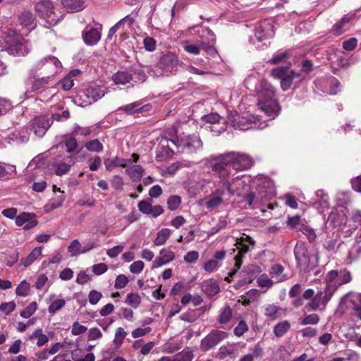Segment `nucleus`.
<instances>
[{
  "instance_id": "1",
  "label": "nucleus",
  "mask_w": 361,
  "mask_h": 361,
  "mask_svg": "<svg viewBox=\"0 0 361 361\" xmlns=\"http://www.w3.org/2000/svg\"><path fill=\"white\" fill-rule=\"evenodd\" d=\"M252 164L250 156L235 152L212 156L206 160L207 167L217 174L219 180H221V176L227 180L233 191V193L229 195L243 197V201L251 208L263 204L275 195L273 184L268 178H257V187L255 191H251L247 183L250 181L249 177L245 175L233 177L235 174L233 171L236 172L247 170Z\"/></svg>"
},
{
  "instance_id": "2",
  "label": "nucleus",
  "mask_w": 361,
  "mask_h": 361,
  "mask_svg": "<svg viewBox=\"0 0 361 361\" xmlns=\"http://www.w3.org/2000/svg\"><path fill=\"white\" fill-rule=\"evenodd\" d=\"M247 89L254 85V90L258 94L259 108L269 120L274 119L279 114L281 108L275 99V89L266 80H257L255 75L248 76L244 82Z\"/></svg>"
},
{
  "instance_id": "3",
  "label": "nucleus",
  "mask_w": 361,
  "mask_h": 361,
  "mask_svg": "<svg viewBox=\"0 0 361 361\" xmlns=\"http://www.w3.org/2000/svg\"><path fill=\"white\" fill-rule=\"evenodd\" d=\"M31 50V44L14 30H8L4 38L0 39V51L18 56H25Z\"/></svg>"
},
{
  "instance_id": "4",
  "label": "nucleus",
  "mask_w": 361,
  "mask_h": 361,
  "mask_svg": "<svg viewBox=\"0 0 361 361\" xmlns=\"http://www.w3.org/2000/svg\"><path fill=\"white\" fill-rule=\"evenodd\" d=\"M178 56L173 52H162L159 62L150 71L156 77L169 76L175 75L180 66Z\"/></svg>"
},
{
  "instance_id": "5",
  "label": "nucleus",
  "mask_w": 361,
  "mask_h": 361,
  "mask_svg": "<svg viewBox=\"0 0 361 361\" xmlns=\"http://www.w3.org/2000/svg\"><path fill=\"white\" fill-rule=\"evenodd\" d=\"M61 68L62 64L57 57L47 55L37 60L30 71L33 76L44 75L54 79Z\"/></svg>"
},
{
  "instance_id": "6",
  "label": "nucleus",
  "mask_w": 361,
  "mask_h": 361,
  "mask_svg": "<svg viewBox=\"0 0 361 361\" xmlns=\"http://www.w3.org/2000/svg\"><path fill=\"white\" fill-rule=\"evenodd\" d=\"M207 159L204 160V165H206ZM205 167L208 169L207 166ZM209 170L208 171H204L200 173L196 180L188 179L185 182L186 188L190 195H196L201 192H207L209 189H214L213 182L217 180V174L213 172L215 176L212 177L210 174V171H212L211 169H209Z\"/></svg>"
},
{
  "instance_id": "7",
  "label": "nucleus",
  "mask_w": 361,
  "mask_h": 361,
  "mask_svg": "<svg viewBox=\"0 0 361 361\" xmlns=\"http://www.w3.org/2000/svg\"><path fill=\"white\" fill-rule=\"evenodd\" d=\"M294 255L297 265L301 271L310 272L317 266L318 257L316 255H311L305 244L298 241L294 248Z\"/></svg>"
},
{
  "instance_id": "8",
  "label": "nucleus",
  "mask_w": 361,
  "mask_h": 361,
  "mask_svg": "<svg viewBox=\"0 0 361 361\" xmlns=\"http://www.w3.org/2000/svg\"><path fill=\"white\" fill-rule=\"evenodd\" d=\"M192 30H195V33L199 35L200 39L197 40L196 43H193L191 40H184L181 42L180 44L185 52L198 55L200 54V50L202 47H204L207 43L205 39L206 35H210L212 41H215V35L207 27L196 26L192 27L190 32Z\"/></svg>"
},
{
  "instance_id": "9",
  "label": "nucleus",
  "mask_w": 361,
  "mask_h": 361,
  "mask_svg": "<svg viewBox=\"0 0 361 361\" xmlns=\"http://www.w3.org/2000/svg\"><path fill=\"white\" fill-rule=\"evenodd\" d=\"M212 193L206 198V207L207 209H213L219 207L223 202V196L227 191L228 193H233L228 182L224 177L221 176V180L218 179L213 182Z\"/></svg>"
},
{
  "instance_id": "10",
  "label": "nucleus",
  "mask_w": 361,
  "mask_h": 361,
  "mask_svg": "<svg viewBox=\"0 0 361 361\" xmlns=\"http://www.w3.org/2000/svg\"><path fill=\"white\" fill-rule=\"evenodd\" d=\"M274 35L273 25L268 20L259 23L255 28L254 35L250 42L257 49H264L268 46L267 41Z\"/></svg>"
},
{
  "instance_id": "11",
  "label": "nucleus",
  "mask_w": 361,
  "mask_h": 361,
  "mask_svg": "<svg viewBox=\"0 0 361 361\" xmlns=\"http://www.w3.org/2000/svg\"><path fill=\"white\" fill-rule=\"evenodd\" d=\"M255 241L249 235H244L236 241L237 248L239 250V253L234 257L235 259V269L232 270L228 276L225 278V281H230V278L233 277L240 268L242 264V255L247 253L254 247Z\"/></svg>"
},
{
  "instance_id": "12",
  "label": "nucleus",
  "mask_w": 361,
  "mask_h": 361,
  "mask_svg": "<svg viewBox=\"0 0 361 361\" xmlns=\"http://www.w3.org/2000/svg\"><path fill=\"white\" fill-rule=\"evenodd\" d=\"M173 145H175L180 152L186 154L197 153L199 150L202 149L203 147L202 141L200 136L196 134L184 135L180 137V140L173 141Z\"/></svg>"
},
{
  "instance_id": "13",
  "label": "nucleus",
  "mask_w": 361,
  "mask_h": 361,
  "mask_svg": "<svg viewBox=\"0 0 361 361\" xmlns=\"http://www.w3.org/2000/svg\"><path fill=\"white\" fill-rule=\"evenodd\" d=\"M53 81L52 78L44 75H37L29 73V80L27 83L26 90L24 93L25 99H28L33 97L35 92L42 91L45 87L49 85Z\"/></svg>"
},
{
  "instance_id": "14",
  "label": "nucleus",
  "mask_w": 361,
  "mask_h": 361,
  "mask_svg": "<svg viewBox=\"0 0 361 361\" xmlns=\"http://www.w3.org/2000/svg\"><path fill=\"white\" fill-rule=\"evenodd\" d=\"M35 10L41 18L47 21L49 25H54L59 21L54 11V6L49 0L37 2L35 6Z\"/></svg>"
},
{
  "instance_id": "15",
  "label": "nucleus",
  "mask_w": 361,
  "mask_h": 361,
  "mask_svg": "<svg viewBox=\"0 0 361 361\" xmlns=\"http://www.w3.org/2000/svg\"><path fill=\"white\" fill-rule=\"evenodd\" d=\"M106 93V91L104 87L97 85H91L79 94V97L84 100L80 105L91 104L103 97Z\"/></svg>"
},
{
  "instance_id": "16",
  "label": "nucleus",
  "mask_w": 361,
  "mask_h": 361,
  "mask_svg": "<svg viewBox=\"0 0 361 361\" xmlns=\"http://www.w3.org/2000/svg\"><path fill=\"white\" fill-rule=\"evenodd\" d=\"M228 336V333L221 330H212L200 341V348L202 351H208L217 345Z\"/></svg>"
},
{
  "instance_id": "17",
  "label": "nucleus",
  "mask_w": 361,
  "mask_h": 361,
  "mask_svg": "<svg viewBox=\"0 0 361 361\" xmlns=\"http://www.w3.org/2000/svg\"><path fill=\"white\" fill-rule=\"evenodd\" d=\"M314 85L319 90L334 95L337 94L341 84L338 79L334 77L324 76L317 78Z\"/></svg>"
},
{
  "instance_id": "18",
  "label": "nucleus",
  "mask_w": 361,
  "mask_h": 361,
  "mask_svg": "<svg viewBox=\"0 0 361 361\" xmlns=\"http://www.w3.org/2000/svg\"><path fill=\"white\" fill-rule=\"evenodd\" d=\"M51 124L52 122L49 117L42 116L34 118L30 122V127L36 137H42Z\"/></svg>"
},
{
  "instance_id": "19",
  "label": "nucleus",
  "mask_w": 361,
  "mask_h": 361,
  "mask_svg": "<svg viewBox=\"0 0 361 361\" xmlns=\"http://www.w3.org/2000/svg\"><path fill=\"white\" fill-rule=\"evenodd\" d=\"M74 164V158L71 155L58 157L53 163L56 175L61 176L66 174Z\"/></svg>"
},
{
  "instance_id": "20",
  "label": "nucleus",
  "mask_w": 361,
  "mask_h": 361,
  "mask_svg": "<svg viewBox=\"0 0 361 361\" xmlns=\"http://www.w3.org/2000/svg\"><path fill=\"white\" fill-rule=\"evenodd\" d=\"M250 119L240 116L236 111H229L226 120L224 121L226 124L241 130L250 129Z\"/></svg>"
},
{
  "instance_id": "21",
  "label": "nucleus",
  "mask_w": 361,
  "mask_h": 361,
  "mask_svg": "<svg viewBox=\"0 0 361 361\" xmlns=\"http://www.w3.org/2000/svg\"><path fill=\"white\" fill-rule=\"evenodd\" d=\"M332 295V293L326 290L324 293L322 291H319L305 305V309L308 311H315L320 306L325 307Z\"/></svg>"
},
{
  "instance_id": "22",
  "label": "nucleus",
  "mask_w": 361,
  "mask_h": 361,
  "mask_svg": "<svg viewBox=\"0 0 361 361\" xmlns=\"http://www.w3.org/2000/svg\"><path fill=\"white\" fill-rule=\"evenodd\" d=\"M15 223L18 226H23V229L27 231L35 227L38 221L35 213L22 212L16 217Z\"/></svg>"
},
{
  "instance_id": "23",
  "label": "nucleus",
  "mask_w": 361,
  "mask_h": 361,
  "mask_svg": "<svg viewBox=\"0 0 361 361\" xmlns=\"http://www.w3.org/2000/svg\"><path fill=\"white\" fill-rule=\"evenodd\" d=\"M157 140L159 145L157 147V157L161 160H164L173 157L174 152L169 146V137L160 136Z\"/></svg>"
},
{
  "instance_id": "24",
  "label": "nucleus",
  "mask_w": 361,
  "mask_h": 361,
  "mask_svg": "<svg viewBox=\"0 0 361 361\" xmlns=\"http://www.w3.org/2000/svg\"><path fill=\"white\" fill-rule=\"evenodd\" d=\"M18 22L23 27L27 28L29 32L35 29L37 25L35 16L28 10L23 11L19 14Z\"/></svg>"
},
{
  "instance_id": "25",
  "label": "nucleus",
  "mask_w": 361,
  "mask_h": 361,
  "mask_svg": "<svg viewBox=\"0 0 361 361\" xmlns=\"http://www.w3.org/2000/svg\"><path fill=\"white\" fill-rule=\"evenodd\" d=\"M261 268L255 264H251L242 270L240 273L241 278V283L243 284L252 283L257 276L261 273Z\"/></svg>"
},
{
  "instance_id": "26",
  "label": "nucleus",
  "mask_w": 361,
  "mask_h": 361,
  "mask_svg": "<svg viewBox=\"0 0 361 361\" xmlns=\"http://www.w3.org/2000/svg\"><path fill=\"white\" fill-rule=\"evenodd\" d=\"M102 28L86 27L82 32V38L87 45H94L101 39Z\"/></svg>"
},
{
  "instance_id": "27",
  "label": "nucleus",
  "mask_w": 361,
  "mask_h": 361,
  "mask_svg": "<svg viewBox=\"0 0 361 361\" xmlns=\"http://www.w3.org/2000/svg\"><path fill=\"white\" fill-rule=\"evenodd\" d=\"M175 259V253L169 249L163 248L159 252V255L153 262L154 267H159L166 264Z\"/></svg>"
},
{
  "instance_id": "28",
  "label": "nucleus",
  "mask_w": 361,
  "mask_h": 361,
  "mask_svg": "<svg viewBox=\"0 0 361 361\" xmlns=\"http://www.w3.org/2000/svg\"><path fill=\"white\" fill-rule=\"evenodd\" d=\"M149 105H143L141 100L134 102L133 103L122 106L118 108V111L125 112L128 115H133L136 113L142 112L148 110Z\"/></svg>"
},
{
  "instance_id": "29",
  "label": "nucleus",
  "mask_w": 361,
  "mask_h": 361,
  "mask_svg": "<svg viewBox=\"0 0 361 361\" xmlns=\"http://www.w3.org/2000/svg\"><path fill=\"white\" fill-rule=\"evenodd\" d=\"M338 273L337 271L331 270L328 272L324 278V282L326 283L325 290L329 293L334 294V293L338 288Z\"/></svg>"
},
{
  "instance_id": "30",
  "label": "nucleus",
  "mask_w": 361,
  "mask_h": 361,
  "mask_svg": "<svg viewBox=\"0 0 361 361\" xmlns=\"http://www.w3.org/2000/svg\"><path fill=\"white\" fill-rule=\"evenodd\" d=\"M200 288L202 290L209 298L214 296L220 290L219 284L213 279H209L202 281L200 283Z\"/></svg>"
},
{
  "instance_id": "31",
  "label": "nucleus",
  "mask_w": 361,
  "mask_h": 361,
  "mask_svg": "<svg viewBox=\"0 0 361 361\" xmlns=\"http://www.w3.org/2000/svg\"><path fill=\"white\" fill-rule=\"evenodd\" d=\"M316 197L317 200L313 203L314 207L318 209L322 213L329 207V198L323 190H318L316 191Z\"/></svg>"
},
{
  "instance_id": "32",
  "label": "nucleus",
  "mask_w": 361,
  "mask_h": 361,
  "mask_svg": "<svg viewBox=\"0 0 361 361\" xmlns=\"http://www.w3.org/2000/svg\"><path fill=\"white\" fill-rule=\"evenodd\" d=\"M348 305L354 311L355 315L361 320V293H355L350 295L348 299Z\"/></svg>"
},
{
  "instance_id": "33",
  "label": "nucleus",
  "mask_w": 361,
  "mask_h": 361,
  "mask_svg": "<svg viewBox=\"0 0 361 361\" xmlns=\"http://www.w3.org/2000/svg\"><path fill=\"white\" fill-rule=\"evenodd\" d=\"M295 79H298V80L300 82L305 80V78L302 77L300 73L295 71H292L290 74H287L286 76L281 79V87L282 90L287 91L289 90Z\"/></svg>"
},
{
  "instance_id": "34",
  "label": "nucleus",
  "mask_w": 361,
  "mask_h": 361,
  "mask_svg": "<svg viewBox=\"0 0 361 361\" xmlns=\"http://www.w3.org/2000/svg\"><path fill=\"white\" fill-rule=\"evenodd\" d=\"M60 194L56 195L52 199H51L49 202L44 206V211L46 212H49L54 209L59 208L62 206L63 202L66 200V195L63 192L60 190V188L57 189Z\"/></svg>"
},
{
  "instance_id": "35",
  "label": "nucleus",
  "mask_w": 361,
  "mask_h": 361,
  "mask_svg": "<svg viewBox=\"0 0 361 361\" xmlns=\"http://www.w3.org/2000/svg\"><path fill=\"white\" fill-rule=\"evenodd\" d=\"M130 162V159L116 157L113 159H105L104 165L107 171H111L116 167L126 168Z\"/></svg>"
},
{
  "instance_id": "36",
  "label": "nucleus",
  "mask_w": 361,
  "mask_h": 361,
  "mask_svg": "<svg viewBox=\"0 0 361 361\" xmlns=\"http://www.w3.org/2000/svg\"><path fill=\"white\" fill-rule=\"evenodd\" d=\"M353 14H348L344 16L339 22L336 23L331 30V32L335 35H341L347 30V25L353 19Z\"/></svg>"
},
{
  "instance_id": "37",
  "label": "nucleus",
  "mask_w": 361,
  "mask_h": 361,
  "mask_svg": "<svg viewBox=\"0 0 361 361\" xmlns=\"http://www.w3.org/2000/svg\"><path fill=\"white\" fill-rule=\"evenodd\" d=\"M62 4L69 12H78L86 7L84 0H62Z\"/></svg>"
},
{
  "instance_id": "38",
  "label": "nucleus",
  "mask_w": 361,
  "mask_h": 361,
  "mask_svg": "<svg viewBox=\"0 0 361 361\" xmlns=\"http://www.w3.org/2000/svg\"><path fill=\"white\" fill-rule=\"evenodd\" d=\"M126 173L130 176L133 182L141 180L144 174V169L140 165H132L126 169Z\"/></svg>"
},
{
  "instance_id": "39",
  "label": "nucleus",
  "mask_w": 361,
  "mask_h": 361,
  "mask_svg": "<svg viewBox=\"0 0 361 361\" xmlns=\"http://www.w3.org/2000/svg\"><path fill=\"white\" fill-rule=\"evenodd\" d=\"M284 268L279 264H275L271 266L269 275L271 277L276 280V283L282 282L287 279V276L283 274Z\"/></svg>"
},
{
  "instance_id": "40",
  "label": "nucleus",
  "mask_w": 361,
  "mask_h": 361,
  "mask_svg": "<svg viewBox=\"0 0 361 361\" xmlns=\"http://www.w3.org/2000/svg\"><path fill=\"white\" fill-rule=\"evenodd\" d=\"M64 147H66L67 152L71 153L74 152L78 147V143L75 136L72 134L71 135H66L63 141L56 145L57 148H63Z\"/></svg>"
},
{
  "instance_id": "41",
  "label": "nucleus",
  "mask_w": 361,
  "mask_h": 361,
  "mask_svg": "<svg viewBox=\"0 0 361 361\" xmlns=\"http://www.w3.org/2000/svg\"><path fill=\"white\" fill-rule=\"evenodd\" d=\"M41 255L42 247H36L30 252L27 257L20 259V264L26 268L30 266Z\"/></svg>"
},
{
  "instance_id": "42",
  "label": "nucleus",
  "mask_w": 361,
  "mask_h": 361,
  "mask_svg": "<svg viewBox=\"0 0 361 361\" xmlns=\"http://www.w3.org/2000/svg\"><path fill=\"white\" fill-rule=\"evenodd\" d=\"M195 162L190 161H180L173 163L167 168V172L171 174H175L178 170L183 168H190L194 165Z\"/></svg>"
},
{
  "instance_id": "43",
  "label": "nucleus",
  "mask_w": 361,
  "mask_h": 361,
  "mask_svg": "<svg viewBox=\"0 0 361 361\" xmlns=\"http://www.w3.org/2000/svg\"><path fill=\"white\" fill-rule=\"evenodd\" d=\"M133 80L132 75L126 71H118L113 76V80L117 85H126Z\"/></svg>"
},
{
  "instance_id": "44",
  "label": "nucleus",
  "mask_w": 361,
  "mask_h": 361,
  "mask_svg": "<svg viewBox=\"0 0 361 361\" xmlns=\"http://www.w3.org/2000/svg\"><path fill=\"white\" fill-rule=\"evenodd\" d=\"M290 329V324L288 321H283L274 326V334L278 337L283 336Z\"/></svg>"
},
{
  "instance_id": "45",
  "label": "nucleus",
  "mask_w": 361,
  "mask_h": 361,
  "mask_svg": "<svg viewBox=\"0 0 361 361\" xmlns=\"http://www.w3.org/2000/svg\"><path fill=\"white\" fill-rule=\"evenodd\" d=\"M171 232L169 228H162L157 233V236L154 240V244L156 246L164 245L170 237Z\"/></svg>"
},
{
  "instance_id": "46",
  "label": "nucleus",
  "mask_w": 361,
  "mask_h": 361,
  "mask_svg": "<svg viewBox=\"0 0 361 361\" xmlns=\"http://www.w3.org/2000/svg\"><path fill=\"white\" fill-rule=\"evenodd\" d=\"M281 309L275 305H267L264 307V315L274 320L281 316Z\"/></svg>"
},
{
  "instance_id": "47",
  "label": "nucleus",
  "mask_w": 361,
  "mask_h": 361,
  "mask_svg": "<svg viewBox=\"0 0 361 361\" xmlns=\"http://www.w3.org/2000/svg\"><path fill=\"white\" fill-rule=\"evenodd\" d=\"M289 57V54L286 51H278L269 60V63L271 64L285 63Z\"/></svg>"
},
{
  "instance_id": "48",
  "label": "nucleus",
  "mask_w": 361,
  "mask_h": 361,
  "mask_svg": "<svg viewBox=\"0 0 361 361\" xmlns=\"http://www.w3.org/2000/svg\"><path fill=\"white\" fill-rule=\"evenodd\" d=\"M233 316V311L229 305H226L221 311L219 317V322L221 324H226L228 323Z\"/></svg>"
},
{
  "instance_id": "49",
  "label": "nucleus",
  "mask_w": 361,
  "mask_h": 361,
  "mask_svg": "<svg viewBox=\"0 0 361 361\" xmlns=\"http://www.w3.org/2000/svg\"><path fill=\"white\" fill-rule=\"evenodd\" d=\"M338 234H333V236L329 238L326 240L324 243L325 248L331 252H335L336 249L340 246V243H338Z\"/></svg>"
},
{
  "instance_id": "50",
  "label": "nucleus",
  "mask_w": 361,
  "mask_h": 361,
  "mask_svg": "<svg viewBox=\"0 0 361 361\" xmlns=\"http://www.w3.org/2000/svg\"><path fill=\"white\" fill-rule=\"evenodd\" d=\"M343 222V216L340 213L333 211L331 212L327 219V224H331L334 226H338Z\"/></svg>"
},
{
  "instance_id": "51",
  "label": "nucleus",
  "mask_w": 361,
  "mask_h": 361,
  "mask_svg": "<svg viewBox=\"0 0 361 361\" xmlns=\"http://www.w3.org/2000/svg\"><path fill=\"white\" fill-rule=\"evenodd\" d=\"M85 147L90 152H100L103 150V145L98 139H94L87 142L85 144Z\"/></svg>"
},
{
  "instance_id": "52",
  "label": "nucleus",
  "mask_w": 361,
  "mask_h": 361,
  "mask_svg": "<svg viewBox=\"0 0 361 361\" xmlns=\"http://www.w3.org/2000/svg\"><path fill=\"white\" fill-rule=\"evenodd\" d=\"M125 302L133 308H137L141 303V298L136 293H128Z\"/></svg>"
},
{
  "instance_id": "53",
  "label": "nucleus",
  "mask_w": 361,
  "mask_h": 361,
  "mask_svg": "<svg viewBox=\"0 0 361 361\" xmlns=\"http://www.w3.org/2000/svg\"><path fill=\"white\" fill-rule=\"evenodd\" d=\"M68 251L71 257L82 254V246L79 240L77 239L73 240L68 247Z\"/></svg>"
},
{
  "instance_id": "54",
  "label": "nucleus",
  "mask_w": 361,
  "mask_h": 361,
  "mask_svg": "<svg viewBox=\"0 0 361 361\" xmlns=\"http://www.w3.org/2000/svg\"><path fill=\"white\" fill-rule=\"evenodd\" d=\"M257 286L260 288H270L274 285V281L265 274H261L257 279Z\"/></svg>"
},
{
  "instance_id": "55",
  "label": "nucleus",
  "mask_w": 361,
  "mask_h": 361,
  "mask_svg": "<svg viewBox=\"0 0 361 361\" xmlns=\"http://www.w3.org/2000/svg\"><path fill=\"white\" fill-rule=\"evenodd\" d=\"M65 305L66 300L64 299H56L49 305L48 311L50 314H54L57 311L61 310Z\"/></svg>"
},
{
  "instance_id": "56",
  "label": "nucleus",
  "mask_w": 361,
  "mask_h": 361,
  "mask_svg": "<svg viewBox=\"0 0 361 361\" xmlns=\"http://www.w3.org/2000/svg\"><path fill=\"white\" fill-rule=\"evenodd\" d=\"M181 203V198L178 195H171L167 200V207L171 211L178 209Z\"/></svg>"
},
{
  "instance_id": "57",
  "label": "nucleus",
  "mask_w": 361,
  "mask_h": 361,
  "mask_svg": "<svg viewBox=\"0 0 361 361\" xmlns=\"http://www.w3.org/2000/svg\"><path fill=\"white\" fill-rule=\"evenodd\" d=\"M222 119L221 116L217 113H210L206 115H204L201 117V120L204 123H210L215 124L220 122Z\"/></svg>"
},
{
  "instance_id": "58",
  "label": "nucleus",
  "mask_w": 361,
  "mask_h": 361,
  "mask_svg": "<svg viewBox=\"0 0 361 361\" xmlns=\"http://www.w3.org/2000/svg\"><path fill=\"white\" fill-rule=\"evenodd\" d=\"M290 66H291V63H289L286 66H280V67L274 68L271 72V76L276 79L283 78L284 76L286 75V71L290 67Z\"/></svg>"
},
{
  "instance_id": "59",
  "label": "nucleus",
  "mask_w": 361,
  "mask_h": 361,
  "mask_svg": "<svg viewBox=\"0 0 361 361\" xmlns=\"http://www.w3.org/2000/svg\"><path fill=\"white\" fill-rule=\"evenodd\" d=\"M193 357V352L187 348L176 355V361H192Z\"/></svg>"
},
{
  "instance_id": "60",
  "label": "nucleus",
  "mask_w": 361,
  "mask_h": 361,
  "mask_svg": "<svg viewBox=\"0 0 361 361\" xmlns=\"http://www.w3.org/2000/svg\"><path fill=\"white\" fill-rule=\"evenodd\" d=\"M37 304L36 302H30L23 311L20 312V316L23 318H30L37 310Z\"/></svg>"
},
{
  "instance_id": "61",
  "label": "nucleus",
  "mask_w": 361,
  "mask_h": 361,
  "mask_svg": "<svg viewBox=\"0 0 361 361\" xmlns=\"http://www.w3.org/2000/svg\"><path fill=\"white\" fill-rule=\"evenodd\" d=\"M220 267L221 263L219 262H216V259H211L204 264L203 269L208 273H212L218 270Z\"/></svg>"
},
{
  "instance_id": "62",
  "label": "nucleus",
  "mask_w": 361,
  "mask_h": 361,
  "mask_svg": "<svg viewBox=\"0 0 361 361\" xmlns=\"http://www.w3.org/2000/svg\"><path fill=\"white\" fill-rule=\"evenodd\" d=\"M30 290V283L24 280L17 286L16 293L18 296L25 297L28 295Z\"/></svg>"
},
{
  "instance_id": "63",
  "label": "nucleus",
  "mask_w": 361,
  "mask_h": 361,
  "mask_svg": "<svg viewBox=\"0 0 361 361\" xmlns=\"http://www.w3.org/2000/svg\"><path fill=\"white\" fill-rule=\"evenodd\" d=\"M299 229L307 237V238L310 243H313L315 241L317 238V235L314 229L305 225H302L301 227L299 228Z\"/></svg>"
},
{
  "instance_id": "64",
  "label": "nucleus",
  "mask_w": 361,
  "mask_h": 361,
  "mask_svg": "<svg viewBox=\"0 0 361 361\" xmlns=\"http://www.w3.org/2000/svg\"><path fill=\"white\" fill-rule=\"evenodd\" d=\"M361 254V246L359 245H353L348 252V259L347 264H350L353 260L355 259Z\"/></svg>"
}]
</instances>
